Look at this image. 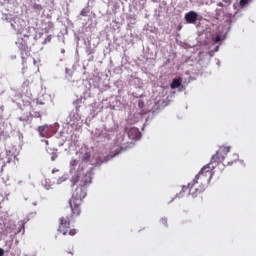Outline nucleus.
I'll return each mask as SVG.
<instances>
[{
  "label": "nucleus",
  "mask_w": 256,
  "mask_h": 256,
  "mask_svg": "<svg viewBox=\"0 0 256 256\" xmlns=\"http://www.w3.org/2000/svg\"><path fill=\"white\" fill-rule=\"evenodd\" d=\"M18 49L21 51V57L22 59H25L27 57V53H29V46L25 42V40H21L18 44Z\"/></svg>",
  "instance_id": "nucleus-6"
},
{
  "label": "nucleus",
  "mask_w": 256,
  "mask_h": 256,
  "mask_svg": "<svg viewBox=\"0 0 256 256\" xmlns=\"http://www.w3.org/2000/svg\"><path fill=\"white\" fill-rule=\"evenodd\" d=\"M212 41H214V43H219V41H221V36L220 35L212 36Z\"/></svg>",
  "instance_id": "nucleus-14"
},
{
  "label": "nucleus",
  "mask_w": 256,
  "mask_h": 256,
  "mask_svg": "<svg viewBox=\"0 0 256 256\" xmlns=\"http://www.w3.org/2000/svg\"><path fill=\"white\" fill-rule=\"evenodd\" d=\"M77 160L76 159H72L71 161H70V165H71V167H77Z\"/></svg>",
  "instance_id": "nucleus-15"
},
{
  "label": "nucleus",
  "mask_w": 256,
  "mask_h": 256,
  "mask_svg": "<svg viewBox=\"0 0 256 256\" xmlns=\"http://www.w3.org/2000/svg\"><path fill=\"white\" fill-rule=\"evenodd\" d=\"M249 3V0H240L241 7H245Z\"/></svg>",
  "instance_id": "nucleus-17"
},
{
  "label": "nucleus",
  "mask_w": 256,
  "mask_h": 256,
  "mask_svg": "<svg viewBox=\"0 0 256 256\" xmlns=\"http://www.w3.org/2000/svg\"><path fill=\"white\" fill-rule=\"evenodd\" d=\"M145 106V102H143L142 100H140L138 102V107H140V109H143V107Z\"/></svg>",
  "instance_id": "nucleus-18"
},
{
  "label": "nucleus",
  "mask_w": 256,
  "mask_h": 256,
  "mask_svg": "<svg viewBox=\"0 0 256 256\" xmlns=\"http://www.w3.org/2000/svg\"><path fill=\"white\" fill-rule=\"evenodd\" d=\"M222 17H227L228 19H231V14L230 13H225V10H223V8H217L215 10V16L214 18L217 21H221Z\"/></svg>",
  "instance_id": "nucleus-7"
},
{
  "label": "nucleus",
  "mask_w": 256,
  "mask_h": 256,
  "mask_svg": "<svg viewBox=\"0 0 256 256\" xmlns=\"http://www.w3.org/2000/svg\"><path fill=\"white\" fill-rule=\"evenodd\" d=\"M40 105H43V102H40Z\"/></svg>",
  "instance_id": "nucleus-25"
},
{
  "label": "nucleus",
  "mask_w": 256,
  "mask_h": 256,
  "mask_svg": "<svg viewBox=\"0 0 256 256\" xmlns=\"http://www.w3.org/2000/svg\"><path fill=\"white\" fill-rule=\"evenodd\" d=\"M182 80L181 78H175L172 83L170 84L171 89H177L181 87Z\"/></svg>",
  "instance_id": "nucleus-9"
},
{
  "label": "nucleus",
  "mask_w": 256,
  "mask_h": 256,
  "mask_svg": "<svg viewBox=\"0 0 256 256\" xmlns=\"http://www.w3.org/2000/svg\"><path fill=\"white\" fill-rule=\"evenodd\" d=\"M115 155H119V152H116L114 155H112L111 157H115Z\"/></svg>",
  "instance_id": "nucleus-24"
},
{
  "label": "nucleus",
  "mask_w": 256,
  "mask_h": 256,
  "mask_svg": "<svg viewBox=\"0 0 256 256\" xmlns=\"http://www.w3.org/2000/svg\"><path fill=\"white\" fill-rule=\"evenodd\" d=\"M5 255V250L3 248H0V256Z\"/></svg>",
  "instance_id": "nucleus-21"
},
{
  "label": "nucleus",
  "mask_w": 256,
  "mask_h": 256,
  "mask_svg": "<svg viewBox=\"0 0 256 256\" xmlns=\"http://www.w3.org/2000/svg\"><path fill=\"white\" fill-rule=\"evenodd\" d=\"M67 253H69V255H74L73 251H67Z\"/></svg>",
  "instance_id": "nucleus-23"
},
{
  "label": "nucleus",
  "mask_w": 256,
  "mask_h": 256,
  "mask_svg": "<svg viewBox=\"0 0 256 256\" xmlns=\"http://www.w3.org/2000/svg\"><path fill=\"white\" fill-rule=\"evenodd\" d=\"M225 5L229 6L231 3H233V0H222Z\"/></svg>",
  "instance_id": "nucleus-19"
},
{
  "label": "nucleus",
  "mask_w": 256,
  "mask_h": 256,
  "mask_svg": "<svg viewBox=\"0 0 256 256\" xmlns=\"http://www.w3.org/2000/svg\"><path fill=\"white\" fill-rule=\"evenodd\" d=\"M39 135L45 139H49L53 135V127L51 125L44 124L37 128Z\"/></svg>",
  "instance_id": "nucleus-4"
},
{
  "label": "nucleus",
  "mask_w": 256,
  "mask_h": 256,
  "mask_svg": "<svg viewBox=\"0 0 256 256\" xmlns=\"http://www.w3.org/2000/svg\"><path fill=\"white\" fill-rule=\"evenodd\" d=\"M81 17H87V15H89V10L87 9H82L80 12Z\"/></svg>",
  "instance_id": "nucleus-12"
},
{
  "label": "nucleus",
  "mask_w": 256,
  "mask_h": 256,
  "mask_svg": "<svg viewBox=\"0 0 256 256\" xmlns=\"http://www.w3.org/2000/svg\"><path fill=\"white\" fill-rule=\"evenodd\" d=\"M229 152V148H221L217 151L210 160V163L205 165L200 172L195 176L193 181L189 183L187 186L182 187V191L180 195L183 193H187V195H191L192 197H197L201 195L203 191H205V184L209 183L213 178V169H215V165H219L223 159H225L226 153ZM215 163V165H213Z\"/></svg>",
  "instance_id": "nucleus-2"
},
{
  "label": "nucleus",
  "mask_w": 256,
  "mask_h": 256,
  "mask_svg": "<svg viewBox=\"0 0 256 256\" xmlns=\"http://www.w3.org/2000/svg\"><path fill=\"white\" fill-rule=\"evenodd\" d=\"M221 149H228V152H226V155H224V159L220 163L213 164L215 167H217L218 165H221V163H223V161L225 160L228 165H233V163H237V161H239V154L234 153L230 156H227V154L231 151V147L223 146V147H220L218 151H221Z\"/></svg>",
  "instance_id": "nucleus-3"
},
{
  "label": "nucleus",
  "mask_w": 256,
  "mask_h": 256,
  "mask_svg": "<svg viewBox=\"0 0 256 256\" xmlns=\"http://www.w3.org/2000/svg\"><path fill=\"white\" fill-rule=\"evenodd\" d=\"M198 17H199V14H197V12L190 11L185 14L184 19H185L186 23L193 25V24L197 23Z\"/></svg>",
  "instance_id": "nucleus-5"
},
{
  "label": "nucleus",
  "mask_w": 256,
  "mask_h": 256,
  "mask_svg": "<svg viewBox=\"0 0 256 256\" xmlns=\"http://www.w3.org/2000/svg\"><path fill=\"white\" fill-rule=\"evenodd\" d=\"M90 160H91V152H85L84 154H82L81 161L83 163H89Z\"/></svg>",
  "instance_id": "nucleus-10"
},
{
  "label": "nucleus",
  "mask_w": 256,
  "mask_h": 256,
  "mask_svg": "<svg viewBox=\"0 0 256 256\" xmlns=\"http://www.w3.org/2000/svg\"><path fill=\"white\" fill-rule=\"evenodd\" d=\"M217 6H218V7H225V4H223V2H219V3L217 4Z\"/></svg>",
  "instance_id": "nucleus-22"
},
{
  "label": "nucleus",
  "mask_w": 256,
  "mask_h": 256,
  "mask_svg": "<svg viewBox=\"0 0 256 256\" xmlns=\"http://www.w3.org/2000/svg\"><path fill=\"white\" fill-rule=\"evenodd\" d=\"M32 117H34L35 119H41V112L39 111L33 112Z\"/></svg>",
  "instance_id": "nucleus-13"
},
{
  "label": "nucleus",
  "mask_w": 256,
  "mask_h": 256,
  "mask_svg": "<svg viewBox=\"0 0 256 256\" xmlns=\"http://www.w3.org/2000/svg\"><path fill=\"white\" fill-rule=\"evenodd\" d=\"M29 85H30L29 80H26L23 82L22 87H29Z\"/></svg>",
  "instance_id": "nucleus-20"
},
{
  "label": "nucleus",
  "mask_w": 256,
  "mask_h": 256,
  "mask_svg": "<svg viewBox=\"0 0 256 256\" xmlns=\"http://www.w3.org/2000/svg\"><path fill=\"white\" fill-rule=\"evenodd\" d=\"M160 223L161 225H164L165 227H167V218H161Z\"/></svg>",
  "instance_id": "nucleus-16"
},
{
  "label": "nucleus",
  "mask_w": 256,
  "mask_h": 256,
  "mask_svg": "<svg viewBox=\"0 0 256 256\" xmlns=\"http://www.w3.org/2000/svg\"><path fill=\"white\" fill-rule=\"evenodd\" d=\"M71 181L74 183V185L75 183H79L78 187L72 194V198L69 201L72 214L70 216H62L59 219L58 231L59 233H62V235H70L73 237L74 235H77V230L71 229V219L81 215V205L83 203V199L87 197V187L91 185L92 178L91 174H78L74 175Z\"/></svg>",
  "instance_id": "nucleus-1"
},
{
  "label": "nucleus",
  "mask_w": 256,
  "mask_h": 256,
  "mask_svg": "<svg viewBox=\"0 0 256 256\" xmlns=\"http://www.w3.org/2000/svg\"><path fill=\"white\" fill-rule=\"evenodd\" d=\"M130 139H138L139 138V130L137 128H131L128 132Z\"/></svg>",
  "instance_id": "nucleus-8"
},
{
  "label": "nucleus",
  "mask_w": 256,
  "mask_h": 256,
  "mask_svg": "<svg viewBox=\"0 0 256 256\" xmlns=\"http://www.w3.org/2000/svg\"><path fill=\"white\" fill-rule=\"evenodd\" d=\"M32 9L36 11V13H41V11H43V6L41 4L34 3L32 5Z\"/></svg>",
  "instance_id": "nucleus-11"
}]
</instances>
